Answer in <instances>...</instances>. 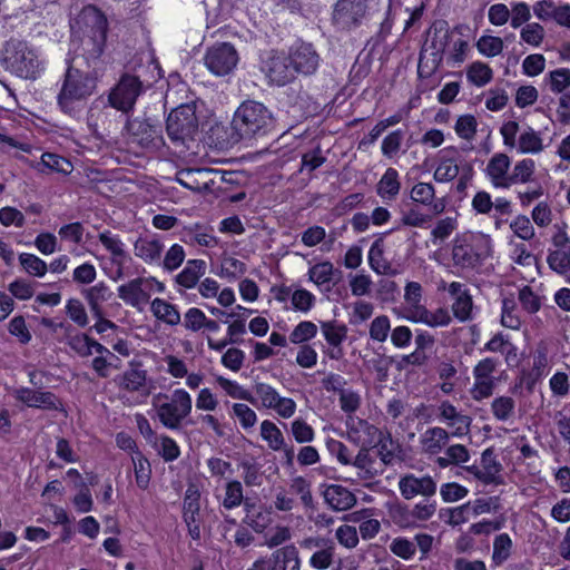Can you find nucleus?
<instances>
[{"label":"nucleus","mask_w":570,"mask_h":570,"mask_svg":"<svg viewBox=\"0 0 570 570\" xmlns=\"http://www.w3.org/2000/svg\"><path fill=\"white\" fill-rule=\"evenodd\" d=\"M97 88V75L90 70H82L77 59L67 68L61 90L58 95V105L65 114L77 116L86 107L87 100Z\"/></svg>","instance_id":"nucleus-1"},{"label":"nucleus","mask_w":570,"mask_h":570,"mask_svg":"<svg viewBox=\"0 0 570 570\" xmlns=\"http://www.w3.org/2000/svg\"><path fill=\"white\" fill-rule=\"evenodd\" d=\"M493 253V239L483 232L466 230L452 240L451 255L455 266L474 268Z\"/></svg>","instance_id":"nucleus-2"},{"label":"nucleus","mask_w":570,"mask_h":570,"mask_svg":"<svg viewBox=\"0 0 570 570\" xmlns=\"http://www.w3.org/2000/svg\"><path fill=\"white\" fill-rule=\"evenodd\" d=\"M272 125V112L254 100L244 101L236 109L232 121V128L239 139L265 135Z\"/></svg>","instance_id":"nucleus-3"},{"label":"nucleus","mask_w":570,"mask_h":570,"mask_svg":"<svg viewBox=\"0 0 570 570\" xmlns=\"http://www.w3.org/2000/svg\"><path fill=\"white\" fill-rule=\"evenodd\" d=\"M167 395L158 393L151 399V417H156L169 430H177L183 420L191 413L193 400L190 394L184 389H177L173 392L171 401H167Z\"/></svg>","instance_id":"nucleus-4"},{"label":"nucleus","mask_w":570,"mask_h":570,"mask_svg":"<svg viewBox=\"0 0 570 570\" xmlns=\"http://www.w3.org/2000/svg\"><path fill=\"white\" fill-rule=\"evenodd\" d=\"M4 68L23 79H36L43 69L37 50L27 42L9 40L2 51Z\"/></svg>","instance_id":"nucleus-5"},{"label":"nucleus","mask_w":570,"mask_h":570,"mask_svg":"<svg viewBox=\"0 0 570 570\" xmlns=\"http://www.w3.org/2000/svg\"><path fill=\"white\" fill-rule=\"evenodd\" d=\"M255 404L275 413L283 420L292 419L297 411V403L294 399L284 396L279 391L267 383H256L254 386Z\"/></svg>","instance_id":"nucleus-6"},{"label":"nucleus","mask_w":570,"mask_h":570,"mask_svg":"<svg viewBox=\"0 0 570 570\" xmlns=\"http://www.w3.org/2000/svg\"><path fill=\"white\" fill-rule=\"evenodd\" d=\"M197 129L198 120L194 104L179 105L167 118V132L174 141L185 142L187 139H193Z\"/></svg>","instance_id":"nucleus-7"},{"label":"nucleus","mask_w":570,"mask_h":570,"mask_svg":"<svg viewBox=\"0 0 570 570\" xmlns=\"http://www.w3.org/2000/svg\"><path fill=\"white\" fill-rule=\"evenodd\" d=\"M204 63L210 73L223 77L235 69L238 63V53L230 43H217L207 49Z\"/></svg>","instance_id":"nucleus-8"},{"label":"nucleus","mask_w":570,"mask_h":570,"mask_svg":"<svg viewBox=\"0 0 570 570\" xmlns=\"http://www.w3.org/2000/svg\"><path fill=\"white\" fill-rule=\"evenodd\" d=\"M247 570H301L298 550L294 544L282 547L269 557L257 559Z\"/></svg>","instance_id":"nucleus-9"},{"label":"nucleus","mask_w":570,"mask_h":570,"mask_svg":"<svg viewBox=\"0 0 570 570\" xmlns=\"http://www.w3.org/2000/svg\"><path fill=\"white\" fill-rule=\"evenodd\" d=\"M140 81L137 77L124 76L109 95L110 105L124 112L129 111L139 95Z\"/></svg>","instance_id":"nucleus-10"},{"label":"nucleus","mask_w":570,"mask_h":570,"mask_svg":"<svg viewBox=\"0 0 570 570\" xmlns=\"http://www.w3.org/2000/svg\"><path fill=\"white\" fill-rule=\"evenodd\" d=\"M439 289L446 291L453 298L451 309L456 320L460 322H466L472 318V296L464 284L460 282H452L446 284L444 281H442L439 284Z\"/></svg>","instance_id":"nucleus-11"},{"label":"nucleus","mask_w":570,"mask_h":570,"mask_svg":"<svg viewBox=\"0 0 570 570\" xmlns=\"http://www.w3.org/2000/svg\"><path fill=\"white\" fill-rule=\"evenodd\" d=\"M438 419L451 430L449 433L452 436L462 438L470 433L471 416L463 414L449 401H442L438 405Z\"/></svg>","instance_id":"nucleus-12"},{"label":"nucleus","mask_w":570,"mask_h":570,"mask_svg":"<svg viewBox=\"0 0 570 570\" xmlns=\"http://www.w3.org/2000/svg\"><path fill=\"white\" fill-rule=\"evenodd\" d=\"M346 428L348 440L362 449L374 446L381 441L382 432L357 416H348Z\"/></svg>","instance_id":"nucleus-13"},{"label":"nucleus","mask_w":570,"mask_h":570,"mask_svg":"<svg viewBox=\"0 0 570 570\" xmlns=\"http://www.w3.org/2000/svg\"><path fill=\"white\" fill-rule=\"evenodd\" d=\"M367 12V0H337L333 19L342 28L358 26Z\"/></svg>","instance_id":"nucleus-14"},{"label":"nucleus","mask_w":570,"mask_h":570,"mask_svg":"<svg viewBox=\"0 0 570 570\" xmlns=\"http://www.w3.org/2000/svg\"><path fill=\"white\" fill-rule=\"evenodd\" d=\"M183 518L194 540L200 538V492L195 484L186 489L183 503Z\"/></svg>","instance_id":"nucleus-15"},{"label":"nucleus","mask_w":570,"mask_h":570,"mask_svg":"<svg viewBox=\"0 0 570 570\" xmlns=\"http://www.w3.org/2000/svg\"><path fill=\"white\" fill-rule=\"evenodd\" d=\"M397 485L405 500H412L419 495L432 498L436 493V482L430 475L416 476L409 473L400 478Z\"/></svg>","instance_id":"nucleus-16"},{"label":"nucleus","mask_w":570,"mask_h":570,"mask_svg":"<svg viewBox=\"0 0 570 570\" xmlns=\"http://www.w3.org/2000/svg\"><path fill=\"white\" fill-rule=\"evenodd\" d=\"M385 464L383 459L373 455L368 449H361L351 465L356 469L357 480L367 487L384 472Z\"/></svg>","instance_id":"nucleus-17"},{"label":"nucleus","mask_w":570,"mask_h":570,"mask_svg":"<svg viewBox=\"0 0 570 570\" xmlns=\"http://www.w3.org/2000/svg\"><path fill=\"white\" fill-rule=\"evenodd\" d=\"M99 240L104 247L110 253L111 262L117 268L109 274V277L117 281L127 274L130 258L125 252V245L118 236L110 232H104L99 235Z\"/></svg>","instance_id":"nucleus-18"},{"label":"nucleus","mask_w":570,"mask_h":570,"mask_svg":"<svg viewBox=\"0 0 570 570\" xmlns=\"http://www.w3.org/2000/svg\"><path fill=\"white\" fill-rule=\"evenodd\" d=\"M460 173L459 151L455 147H446L436 154V164L434 167L433 179L436 183H450L454 180Z\"/></svg>","instance_id":"nucleus-19"},{"label":"nucleus","mask_w":570,"mask_h":570,"mask_svg":"<svg viewBox=\"0 0 570 570\" xmlns=\"http://www.w3.org/2000/svg\"><path fill=\"white\" fill-rule=\"evenodd\" d=\"M288 55L296 73L312 75L320 66V56L311 43H296Z\"/></svg>","instance_id":"nucleus-20"},{"label":"nucleus","mask_w":570,"mask_h":570,"mask_svg":"<svg viewBox=\"0 0 570 570\" xmlns=\"http://www.w3.org/2000/svg\"><path fill=\"white\" fill-rule=\"evenodd\" d=\"M511 159L507 154L497 153L488 161L484 175L494 188L508 189L511 187Z\"/></svg>","instance_id":"nucleus-21"},{"label":"nucleus","mask_w":570,"mask_h":570,"mask_svg":"<svg viewBox=\"0 0 570 570\" xmlns=\"http://www.w3.org/2000/svg\"><path fill=\"white\" fill-rule=\"evenodd\" d=\"M322 488L323 499L333 511H347L357 502L355 494L341 484H324Z\"/></svg>","instance_id":"nucleus-22"},{"label":"nucleus","mask_w":570,"mask_h":570,"mask_svg":"<svg viewBox=\"0 0 570 570\" xmlns=\"http://www.w3.org/2000/svg\"><path fill=\"white\" fill-rule=\"evenodd\" d=\"M269 80L277 86H284L295 78L296 71L289 62V55L274 53L265 65Z\"/></svg>","instance_id":"nucleus-23"},{"label":"nucleus","mask_w":570,"mask_h":570,"mask_svg":"<svg viewBox=\"0 0 570 570\" xmlns=\"http://www.w3.org/2000/svg\"><path fill=\"white\" fill-rule=\"evenodd\" d=\"M452 29H449L445 24H441L440 27H435L430 39L426 42V47L424 49V53L431 51V60L433 63V68H436L443 56L446 55L450 42H451Z\"/></svg>","instance_id":"nucleus-24"},{"label":"nucleus","mask_w":570,"mask_h":570,"mask_svg":"<svg viewBox=\"0 0 570 570\" xmlns=\"http://www.w3.org/2000/svg\"><path fill=\"white\" fill-rule=\"evenodd\" d=\"M14 397L30 407L57 409L59 402L50 392L36 391L29 387H21L14 391Z\"/></svg>","instance_id":"nucleus-25"},{"label":"nucleus","mask_w":570,"mask_h":570,"mask_svg":"<svg viewBox=\"0 0 570 570\" xmlns=\"http://www.w3.org/2000/svg\"><path fill=\"white\" fill-rule=\"evenodd\" d=\"M321 331L325 341L332 347L328 356L331 358H338L342 354L341 345L347 336L346 325L336 321H325L321 322Z\"/></svg>","instance_id":"nucleus-26"},{"label":"nucleus","mask_w":570,"mask_h":570,"mask_svg":"<svg viewBox=\"0 0 570 570\" xmlns=\"http://www.w3.org/2000/svg\"><path fill=\"white\" fill-rule=\"evenodd\" d=\"M82 21L88 23L92 21V28L95 29V35H97L99 41L95 45V48L91 52V58L96 59L102 52V43L106 37V19L102 13L96 9L95 7H86L80 14Z\"/></svg>","instance_id":"nucleus-27"},{"label":"nucleus","mask_w":570,"mask_h":570,"mask_svg":"<svg viewBox=\"0 0 570 570\" xmlns=\"http://www.w3.org/2000/svg\"><path fill=\"white\" fill-rule=\"evenodd\" d=\"M452 436L445 429L434 426L428 429L420 436L422 451L429 454H436L448 444Z\"/></svg>","instance_id":"nucleus-28"},{"label":"nucleus","mask_w":570,"mask_h":570,"mask_svg":"<svg viewBox=\"0 0 570 570\" xmlns=\"http://www.w3.org/2000/svg\"><path fill=\"white\" fill-rule=\"evenodd\" d=\"M401 190L400 174L395 168H387L376 185V194L384 202H393Z\"/></svg>","instance_id":"nucleus-29"},{"label":"nucleus","mask_w":570,"mask_h":570,"mask_svg":"<svg viewBox=\"0 0 570 570\" xmlns=\"http://www.w3.org/2000/svg\"><path fill=\"white\" fill-rule=\"evenodd\" d=\"M412 323L424 324L430 327H444L451 324L452 316L448 308L438 307L433 311L428 309L425 306L419 309V313L412 316Z\"/></svg>","instance_id":"nucleus-30"},{"label":"nucleus","mask_w":570,"mask_h":570,"mask_svg":"<svg viewBox=\"0 0 570 570\" xmlns=\"http://www.w3.org/2000/svg\"><path fill=\"white\" fill-rule=\"evenodd\" d=\"M206 273L203 259H189L183 271L176 275V283L187 289L194 288Z\"/></svg>","instance_id":"nucleus-31"},{"label":"nucleus","mask_w":570,"mask_h":570,"mask_svg":"<svg viewBox=\"0 0 570 570\" xmlns=\"http://www.w3.org/2000/svg\"><path fill=\"white\" fill-rule=\"evenodd\" d=\"M546 146L541 134L532 127H527L519 135L517 147L518 154L521 155H538L544 150Z\"/></svg>","instance_id":"nucleus-32"},{"label":"nucleus","mask_w":570,"mask_h":570,"mask_svg":"<svg viewBox=\"0 0 570 570\" xmlns=\"http://www.w3.org/2000/svg\"><path fill=\"white\" fill-rule=\"evenodd\" d=\"M423 288L417 282H409L404 287L403 318L411 322L412 316L419 313L424 305L421 303Z\"/></svg>","instance_id":"nucleus-33"},{"label":"nucleus","mask_w":570,"mask_h":570,"mask_svg":"<svg viewBox=\"0 0 570 570\" xmlns=\"http://www.w3.org/2000/svg\"><path fill=\"white\" fill-rule=\"evenodd\" d=\"M149 443L165 462H173L180 455L177 442L167 435H156L150 432Z\"/></svg>","instance_id":"nucleus-34"},{"label":"nucleus","mask_w":570,"mask_h":570,"mask_svg":"<svg viewBox=\"0 0 570 570\" xmlns=\"http://www.w3.org/2000/svg\"><path fill=\"white\" fill-rule=\"evenodd\" d=\"M469 51V39L463 36L462 28L452 29L451 42L446 52L448 61L452 65L462 63Z\"/></svg>","instance_id":"nucleus-35"},{"label":"nucleus","mask_w":570,"mask_h":570,"mask_svg":"<svg viewBox=\"0 0 570 570\" xmlns=\"http://www.w3.org/2000/svg\"><path fill=\"white\" fill-rule=\"evenodd\" d=\"M481 463V468L476 465L468 466V472L485 484L494 482L500 472V464L492 459L488 450L482 453Z\"/></svg>","instance_id":"nucleus-36"},{"label":"nucleus","mask_w":570,"mask_h":570,"mask_svg":"<svg viewBox=\"0 0 570 570\" xmlns=\"http://www.w3.org/2000/svg\"><path fill=\"white\" fill-rule=\"evenodd\" d=\"M69 345L80 356H89L92 354L112 355L107 347L90 338L86 334H77L71 336L69 340Z\"/></svg>","instance_id":"nucleus-37"},{"label":"nucleus","mask_w":570,"mask_h":570,"mask_svg":"<svg viewBox=\"0 0 570 570\" xmlns=\"http://www.w3.org/2000/svg\"><path fill=\"white\" fill-rule=\"evenodd\" d=\"M150 312L159 322L170 326L178 325L181 320L177 307L161 298H155L151 301Z\"/></svg>","instance_id":"nucleus-38"},{"label":"nucleus","mask_w":570,"mask_h":570,"mask_svg":"<svg viewBox=\"0 0 570 570\" xmlns=\"http://www.w3.org/2000/svg\"><path fill=\"white\" fill-rule=\"evenodd\" d=\"M335 269L331 262H321L308 269V279L320 289H330Z\"/></svg>","instance_id":"nucleus-39"},{"label":"nucleus","mask_w":570,"mask_h":570,"mask_svg":"<svg viewBox=\"0 0 570 570\" xmlns=\"http://www.w3.org/2000/svg\"><path fill=\"white\" fill-rule=\"evenodd\" d=\"M261 438L273 451H281L285 448V438L281 429L271 420H264L261 423Z\"/></svg>","instance_id":"nucleus-40"},{"label":"nucleus","mask_w":570,"mask_h":570,"mask_svg":"<svg viewBox=\"0 0 570 570\" xmlns=\"http://www.w3.org/2000/svg\"><path fill=\"white\" fill-rule=\"evenodd\" d=\"M149 65L147 67L148 72L151 73L153 82L155 85V90L150 94V96H155V100L163 101L164 99L169 98V94L166 91L167 82L163 77V72L158 61L154 57V52L149 51Z\"/></svg>","instance_id":"nucleus-41"},{"label":"nucleus","mask_w":570,"mask_h":570,"mask_svg":"<svg viewBox=\"0 0 570 570\" xmlns=\"http://www.w3.org/2000/svg\"><path fill=\"white\" fill-rule=\"evenodd\" d=\"M185 236L191 244H197L203 247H215L218 239L213 235V229L195 224L185 228Z\"/></svg>","instance_id":"nucleus-42"},{"label":"nucleus","mask_w":570,"mask_h":570,"mask_svg":"<svg viewBox=\"0 0 570 570\" xmlns=\"http://www.w3.org/2000/svg\"><path fill=\"white\" fill-rule=\"evenodd\" d=\"M544 82L552 94H564L570 88V69L566 67L557 68L544 76Z\"/></svg>","instance_id":"nucleus-43"},{"label":"nucleus","mask_w":570,"mask_h":570,"mask_svg":"<svg viewBox=\"0 0 570 570\" xmlns=\"http://www.w3.org/2000/svg\"><path fill=\"white\" fill-rule=\"evenodd\" d=\"M501 324L510 330H519L522 320L513 297H505L501 306Z\"/></svg>","instance_id":"nucleus-44"},{"label":"nucleus","mask_w":570,"mask_h":570,"mask_svg":"<svg viewBox=\"0 0 570 570\" xmlns=\"http://www.w3.org/2000/svg\"><path fill=\"white\" fill-rule=\"evenodd\" d=\"M19 263L22 269L30 276L42 278L48 273V264L31 253H21Z\"/></svg>","instance_id":"nucleus-45"},{"label":"nucleus","mask_w":570,"mask_h":570,"mask_svg":"<svg viewBox=\"0 0 570 570\" xmlns=\"http://www.w3.org/2000/svg\"><path fill=\"white\" fill-rule=\"evenodd\" d=\"M535 161L531 158H523L517 161L510 175L511 186L514 184H528L533 181Z\"/></svg>","instance_id":"nucleus-46"},{"label":"nucleus","mask_w":570,"mask_h":570,"mask_svg":"<svg viewBox=\"0 0 570 570\" xmlns=\"http://www.w3.org/2000/svg\"><path fill=\"white\" fill-rule=\"evenodd\" d=\"M466 78L472 85L483 87L492 80L493 71L489 65L474 61L466 69Z\"/></svg>","instance_id":"nucleus-47"},{"label":"nucleus","mask_w":570,"mask_h":570,"mask_svg":"<svg viewBox=\"0 0 570 570\" xmlns=\"http://www.w3.org/2000/svg\"><path fill=\"white\" fill-rule=\"evenodd\" d=\"M119 297L127 304L141 309L142 304V281L136 278L128 284L121 285L118 289Z\"/></svg>","instance_id":"nucleus-48"},{"label":"nucleus","mask_w":570,"mask_h":570,"mask_svg":"<svg viewBox=\"0 0 570 570\" xmlns=\"http://www.w3.org/2000/svg\"><path fill=\"white\" fill-rule=\"evenodd\" d=\"M364 513V511H357V512H354V513H350V514H346L344 515V520L345 521H350V522H361L360 523V533H361V537L364 539V540H370V539H373L381 530V523L379 520L376 519H366V520H363L362 519V514Z\"/></svg>","instance_id":"nucleus-49"},{"label":"nucleus","mask_w":570,"mask_h":570,"mask_svg":"<svg viewBox=\"0 0 570 570\" xmlns=\"http://www.w3.org/2000/svg\"><path fill=\"white\" fill-rule=\"evenodd\" d=\"M216 382L228 396L255 404V397L253 394L238 382L224 376H217Z\"/></svg>","instance_id":"nucleus-50"},{"label":"nucleus","mask_w":570,"mask_h":570,"mask_svg":"<svg viewBox=\"0 0 570 570\" xmlns=\"http://www.w3.org/2000/svg\"><path fill=\"white\" fill-rule=\"evenodd\" d=\"M547 262L551 269L563 276L570 269V246L550 252Z\"/></svg>","instance_id":"nucleus-51"},{"label":"nucleus","mask_w":570,"mask_h":570,"mask_svg":"<svg viewBox=\"0 0 570 570\" xmlns=\"http://www.w3.org/2000/svg\"><path fill=\"white\" fill-rule=\"evenodd\" d=\"M410 198L415 204L431 206L435 199V187L431 183L419 181L411 188Z\"/></svg>","instance_id":"nucleus-52"},{"label":"nucleus","mask_w":570,"mask_h":570,"mask_svg":"<svg viewBox=\"0 0 570 570\" xmlns=\"http://www.w3.org/2000/svg\"><path fill=\"white\" fill-rule=\"evenodd\" d=\"M515 410V402L510 396L495 397L491 403V411L493 416L501 422H507L513 417Z\"/></svg>","instance_id":"nucleus-53"},{"label":"nucleus","mask_w":570,"mask_h":570,"mask_svg":"<svg viewBox=\"0 0 570 570\" xmlns=\"http://www.w3.org/2000/svg\"><path fill=\"white\" fill-rule=\"evenodd\" d=\"M458 228L456 217L446 216L439 219L431 230V240L433 244L444 242Z\"/></svg>","instance_id":"nucleus-54"},{"label":"nucleus","mask_w":570,"mask_h":570,"mask_svg":"<svg viewBox=\"0 0 570 570\" xmlns=\"http://www.w3.org/2000/svg\"><path fill=\"white\" fill-rule=\"evenodd\" d=\"M289 428L291 434L297 443L308 444L315 439V430L302 417L293 420Z\"/></svg>","instance_id":"nucleus-55"},{"label":"nucleus","mask_w":570,"mask_h":570,"mask_svg":"<svg viewBox=\"0 0 570 570\" xmlns=\"http://www.w3.org/2000/svg\"><path fill=\"white\" fill-rule=\"evenodd\" d=\"M504 48L503 40L494 36H481L476 41L478 51L488 58H493L502 53Z\"/></svg>","instance_id":"nucleus-56"},{"label":"nucleus","mask_w":570,"mask_h":570,"mask_svg":"<svg viewBox=\"0 0 570 570\" xmlns=\"http://www.w3.org/2000/svg\"><path fill=\"white\" fill-rule=\"evenodd\" d=\"M232 412L245 431L253 429L258 421L256 412L245 403H234Z\"/></svg>","instance_id":"nucleus-57"},{"label":"nucleus","mask_w":570,"mask_h":570,"mask_svg":"<svg viewBox=\"0 0 570 570\" xmlns=\"http://www.w3.org/2000/svg\"><path fill=\"white\" fill-rule=\"evenodd\" d=\"M317 325L311 321L299 322L291 332L289 341L293 344H304L317 335Z\"/></svg>","instance_id":"nucleus-58"},{"label":"nucleus","mask_w":570,"mask_h":570,"mask_svg":"<svg viewBox=\"0 0 570 570\" xmlns=\"http://www.w3.org/2000/svg\"><path fill=\"white\" fill-rule=\"evenodd\" d=\"M513 235L522 240H531L535 236L534 227L525 215H518L510 222Z\"/></svg>","instance_id":"nucleus-59"},{"label":"nucleus","mask_w":570,"mask_h":570,"mask_svg":"<svg viewBox=\"0 0 570 570\" xmlns=\"http://www.w3.org/2000/svg\"><path fill=\"white\" fill-rule=\"evenodd\" d=\"M246 273V265L238 258L226 256L222 259L219 276L236 279Z\"/></svg>","instance_id":"nucleus-60"},{"label":"nucleus","mask_w":570,"mask_h":570,"mask_svg":"<svg viewBox=\"0 0 570 570\" xmlns=\"http://www.w3.org/2000/svg\"><path fill=\"white\" fill-rule=\"evenodd\" d=\"M367 259L370 267L376 274L385 275L391 269L389 262L383 256V249L377 242L371 245L367 254Z\"/></svg>","instance_id":"nucleus-61"},{"label":"nucleus","mask_w":570,"mask_h":570,"mask_svg":"<svg viewBox=\"0 0 570 570\" xmlns=\"http://www.w3.org/2000/svg\"><path fill=\"white\" fill-rule=\"evenodd\" d=\"M478 121L472 115L460 116L454 125L455 134L464 140L471 141L476 134Z\"/></svg>","instance_id":"nucleus-62"},{"label":"nucleus","mask_w":570,"mask_h":570,"mask_svg":"<svg viewBox=\"0 0 570 570\" xmlns=\"http://www.w3.org/2000/svg\"><path fill=\"white\" fill-rule=\"evenodd\" d=\"M244 499L243 487L239 481H229L225 487V495L222 504L225 509L232 510L242 504Z\"/></svg>","instance_id":"nucleus-63"},{"label":"nucleus","mask_w":570,"mask_h":570,"mask_svg":"<svg viewBox=\"0 0 570 570\" xmlns=\"http://www.w3.org/2000/svg\"><path fill=\"white\" fill-rule=\"evenodd\" d=\"M518 299L523 311L529 314H535L541 308L540 296L528 285H524L519 289Z\"/></svg>","instance_id":"nucleus-64"}]
</instances>
